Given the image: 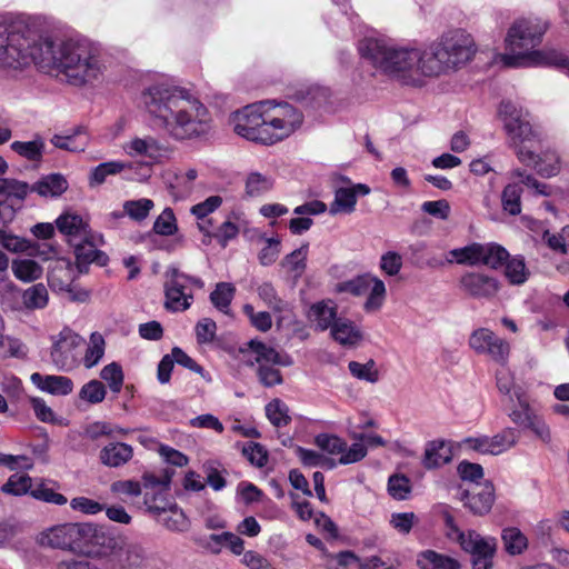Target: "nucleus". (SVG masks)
Here are the masks:
<instances>
[{"label":"nucleus","instance_id":"obj_33","mask_svg":"<svg viewBox=\"0 0 569 569\" xmlns=\"http://www.w3.org/2000/svg\"><path fill=\"white\" fill-rule=\"evenodd\" d=\"M106 341L101 333L92 332L82 358L83 366L87 369L96 367L104 356Z\"/></svg>","mask_w":569,"mask_h":569},{"label":"nucleus","instance_id":"obj_50","mask_svg":"<svg viewBox=\"0 0 569 569\" xmlns=\"http://www.w3.org/2000/svg\"><path fill=\"white\" fill-rule=\"evenodd\" d=\"M100 377L108 383L110 390L113 393H119L121 391L124 381V375L119 363L111 362L104 366L100 371Z\"/></svg>","mask_w":569,"mask_h":569},{"label":"nucleus","instance_id":"obj_40","mask_svg":"<svg viewBox=\"0 0 569 569\" xmlns=\"http://www.w3.org/2000/svg\"><path fill=\"white\" fill-rule=\"evenodd\" d=\"M23 306L27 309H43L48 305L49 293L43 283H36L26 289L22 295Z\"/></svg>","mask_w":569,"mask_h":569},{"label":"nucleus","instance_id":"obj_6","mask_svg":"<svg viewBox=\"0 0 569 569\" xmlns=\"http://www.w3.org/2000/svg\"><path fill=\"white\" fill-rule=\"evenodd\" d=\"M499 116L502 118L505 129L512 147L516 149L518 159L530 166L536 159L539 140L522 110L518 109L511 101H502L499 107Z\"/></svg>","mask_w":569,"mask_h":569},{"label":"nucleus","instance_id":"obj_39","mask_svg":"<svg viewBox=\"0 0 569 569\" xmlns=\"http://www.w3.org/2000/svg\"><path fill=\"white\" fill-rule=\"evenodd\" d=\"M356 192L350 188H339L335 192V200L330 206V213L337 214L340 212L351 213L356 209Z\"/></svg>","mask_w":569,"mask_h":569},{"label":"nucleus","instance_id":"obj_42","mask_svg":"<svg viewBox=\"0 0 569 569\" xmlns=\"http://www.w3.org/2000/svg\"><path fill=\"white\" fill-rule=\"evenodd\" d=\"M266 416L277 428L288 426L291 422L288 406L280 399H273L266 406Z\"/></svg>","mask_w":569,"mask_h":569},{"label":"nucleus","instance_id":"obj_8","mask_svg":"<svg viewBox=\"0 0 569 569\" xmlns=\"http://www.w3.org/2000/svg\"><path fill=\"white\" fill-rule=\"evenodd\" d=\"M164 308L170 312L188 310L193 302L192 288L202 289V279L189 276L176 267H169L164 273Z\"/></svg>","mask_w":569,"mask_h":569},{"label":"nucleus","instance_id":"obj_45","mask_svg":"<svg viewBox=\"0 0 569 569\" xmlns=\"http://www.w3.org/2000/svg\"><path fill=\"white\" fill-rule=\"evenodd\" d=\"M516 442V431L512 428H506L501 432L489 437L490 455H500L513 447Z\"/></svg>","mask_w":569,"mask_h":569},{"label":"nucleus","instance_id":"obj_3","mask_svg":"<svg viewBox=\"0 0 569 569\" xmlns=\"http://www.w3.org/2000/svg\"><path fill=\"white\" fill-rule=\"evenodd\" d=\"M358 50L361 58L376 69L405 84L419 86L421 77H428L425 69L426 48L397 47L383 39L365 38L359 42Z\"/></svg>","mask_w":569,"mask_h":569},{"label":"nucleus","instance_id":"obj_4","mask_svg":"<svg viewBox=\"0 0 569 569\" xmlns=\"http://www.w3.org/2000/svg\"><path fill=\"white\" fill-rule=\"evenodd\" d=\"M548 26L537 18L519 19L508 31L506 43L510 53L501 56L506 67L553 66L569 73V58L556 50H532L542 39Z\"/></svg>","mask_w":569,"mask_h":569},{"label":"nucleus","instance_id":"obj_29","mask_svg":"<svg viewBox=\"0 0 569 569\" xmlns=\"http://www.w3.org/2000/svg\"><path fill=\"white\" fill-rule=\"evenodd\" d=\"M417 566L420 569H460L458 560L435 550H423L419 552L417 556Z\"/></svg>","mask_w":569,"mask_h":569},{"label":"nucleus","instance_id":"obj_20","mask_svg":"<svg viewBox=\"0 0 569 569\" xmlns=\"http://www.w3.org/2000/svg\"><path fill=\"white\" fill-rule=\"evenodd\" d=\"M461 288L473 298H492L499 291V281L480 272H467L460 279Z\"/></svg>","mask_w":569,"mask_h":569},{"label":"nucleus","instance_id":"obj_32","mask_svg":"<svg viewBox=\"0 0 569 569\" xmlns=\"http://www.w3.org/2000/svg\"><path fill=\"white\" fill-rule=\"evenodd\" d=\"M451 460V451L443 440H433L427 443L423 466L427 469L439 468Z\"/></svg>","mask_w":569,"mask_h":569},{"label":"nucleus","instance_id":"obj_47","mask_svg":"<svg viewBox=\"0 0 569 569\" xmlns=\"http://www.w3.org/2000/svg\"><path fill=\"white\" fill-rule=\"evenodd\" d=\"M309 244L303 243L300 248L287 254L281 264L295 272L296 277H300L306 270V260L308 256Z\"/></svg>","mask_w":569,"mask_h":569},{"label":"nucleus","instance_id":"obj_21","mask_svg":"<svg viewBox=\"0 0 569 569\" xmlns=\"http://www.w3.org/2000/svg\"><path fill=\"white\" fill-rule=\"evenodd\" d=\"M132 458V446L121 441H110L99 452V461L108 468L123 467Z\"/></svg>","mask_w":569,"mask_h":569},{"label":"nucleus","instance_id":"obj_57","mask_svg":"<svg viewBox=\"0 0 569 569\" xmlns=\"http://www.w3.org/2000/svg\"><path fill=\"white\" fill-rule=\"evenodd\" d=\"M30 496L37 500L53 503L57 506H63L68 499L62 493L56 492L53 489L47 487L44 483H40L30 491Z\"/></svg>","mask_w":569,"mask_h":569},{"label":"nucleus","instance_id":"obj_46","mask_svg":"<svg viewBox=\"0 0 569 569\" xmlns=\"http://www.w3.org/2000/svg\"><path fill=\"white\" fill-rule=\"evenodd\" d=\"M258 296L276 312L287 311L289 303L282 300L271 282H263L258 287Z\"/></svg>","mask_w":569,"mask_h":569},{"label":"nucleus","instance_id":"obj_10","mask_svg":"<svg viewBox=\"0 0 569 569\" xmlns=\"http://www.w3.org/2000/svg\"><path fill=\"white\" fill-rule=\"evenodd\" d=\"M261 107H268L263 113L272 143L289 137L302 123V113L287 102L276 104L272 101H266L261 102Z\"/></svg>","mask_w":569,"mask_h":569},{"label":"nucleus","instance_id":"obj_54","mask_svg":"<svg viewBox=\"0 0 569 569\" xmlns=\"http://www.w3.org/2000/svg\"><path fill=\"white\" fill-rule=\"evenodd\" d=\"M348 369L353 377L360 380L375 383L379 379V373L375 369V361L372 359H370L367 363L350 361Z\"/></svg>","mask_w":569,"mask_h":569},{"label":"nucleus","instance_id":"obj_5","mask_svg":"<svg viewBox=\"0 0 569 569\" xmlns=\"http://www.w3.org/2000/svg\"><path fill=\"white\" fill-rule=\"evenodd\" d=\"M477 51L470 33L463 29H452L426 47L427 76L439 77L455 72L466 66Z\"/></svg>","mask_w":569,"mask_h":569},{"label":"nucleus","instance_id":"obj_2","mask_svg":"<svg viewBox=\"0 0 569 569\" xmlns=\"http://www.w3.org/2000/svg\"><path fill=\"white\" fill-rule=\"evenodd\" d=\"M141 101L153 127L172 140L197 139L210 130L208 109L186 89L153 83L142 91Z\"/></svg>","mask_w":569,"mask_h":569},{"label":"nucleus","instance_id":"obj_59","mask_svg":"<svg viewBox=\"0 0 569 569\" xmlns=\"http://www.w3.org/2000/svg\"><path fill=\"white\" fill-rule=\"evenodd\" d=\"M197 341L199 345H208L216 339L217 325L210 318L199 320L194 327Z\"/></svg>","mask_w":569,"mask_h":569},{"label":"nucleus","instance_id":"obj_34","mask_svg":"<svg viewBox=\"0 0 569 569\" xmlns=\"http://www.w3.org/2000/svg\"><path fill=\"white\" fill-rule=\"evenodd\" d=\"M501 539L506 552L511 556L521 555L528 547L527 537L516 527L505 528L501 532Z\"/></svg>","mask_w":569,"mask_h":569},{"label":"nucleus","instance_id":"obj_30","mask_svg":"<svg viewBox=\"0 0 569 569\" xmlns=\"http://www.w3.org/2000/svg\"><path fill=\"white\" fill-rule=\"evenodd\" d=\"M10 148L21 158L40 163L43 159L46 143L43 138L37 134L31 141H13Z\"/></svg>","mask_w":569,"mask_h":569},{"label":"nucleus","instance_id":"obj_26","mask_svg":"<svg viewBox=\"0 0 569 569\" xmlns=\"http://www.w3.org/2000/svg\"><path fill=\"white\" fill-rule=\"evenodd\" d=\"M68 189V181L61 173H49L42 176L31 184V192L42 198L60 197Z\"/></svg>","mask_w":569,"mask_h":569},{"label":"nucleus","instance_id":"obj_28","mask_svg":"<svg viewBox=\"0 0 569 569\" xmlns=\"http://www.w3.org/2000/svg\"><path fill=\"white\" fill-rule=\"evenodd\" d=\"M31 192V184L13 178H0V196H4L9 203L18 202L22 207V202Z\"/></svg>","mask_w":569,"mask_h":569},{"label":"nucleus","instance_id":"obj_51","mask_svg":"<svg viewBox=\"0 0 569 569\" xmlns=\"http://www.w3.org/2000/svg\"><path fill=\"white\" fill-rule=\"evenodd\" d=\"M106 395L107 390L104 385L96 379L84 383L79 391V398L91 405L102 402L106 398Z\"/></svg>","mask_w":569,"mask_h":569},{"label":"nucleus","instance_id":"obj_60","mask_svg":"<svg viewBox=\"0 0 569 569\" xmlns=\"http://www.w3.org/2000/svg\"><path fill=\"white\" fill-rule=\"evenodd\" d=\"M417 522L413 512H395L390 517L391 527L401 535H408Z\"/></svg>","mask_w":569,"mask_h":569},{"label":"nucleus","instance_id":"obj_14","mask_svg":"<svg viewBox=\"0 0 569 569\" xmlns=\"http://www.w3.org/2000/svg\"><path fill=\"white\" fill-rule=\"evenodd\" d=\"M83 339L69 328H63L53 338L51 348V360L62 371H69L77 367L78 358L74 350L81 346Z\"/></svg>","mask_w":569,"mask_h":569},{"label":"nucleus","instance_id":"obj_19","mask_svg":"<svg viewBox=\"0 0 569 569\" xmlns=\"http://www.w3.org/2000/svg\"><path fill=\"white\" fill-rule=\"evenodd\" d=\"M123 150L130 157H147L153 162H160L170 152L166 144L152 136L134 137L123 146Z\"/></svg>","mask_w":569,"mask_h":569},{"label":"nucleus","instance_id":"obj_16","mask_svg":"<svg viewBox=\"0 0 569 569\" xmlns=\"http://www.w3.org/2000/svg\"><path fill=\"white\" fill-rule=\"evenodd\" d=\"M127 172V178L144 181L151 176V166L148 162L108 161L98 164L90 173V184H101L108 176Z\"/></svg>","mask_w":569,"mask_h":569},{"label":"nucleus","instance_id":"obj_13","mask_svg":"<svg viewBox=\"0 0 569 569\" xmlns=\"http://www.w3.org/2000/svg\"><path fill=\"white\" fill-rule=\"evenodd\" d=\"M461 548L472 556L473 569H491L492 559L497 550V540L493 537H482L471 530L468 533H459Z\"/></svg>","mask_w":569,"mask_h":569},{"label":"nucleus","instance_id":"obj_62","mask_svg":"<svg viewBox=\"0 0 569 569\" xmlns=\"http://www.w3.org/2000/svg\"><path fill=\"white\" fill-rule=\"evenodd\" d=\"M388 492L397 500L407 499L410 492L409 479L406 476H391L388 480Z\"/></svg>","mask_w":569,"mask_h":569},{"label":"nucleus","instance_id":"obj_7","mask_svg":"<svg viewBox=\"0 0 569 569\" xmlns=\"http://www.w3.org/2000/svg\"><path fill=\"white\" fill-rule=\"evenodd\" d=\"M99 535L92 523H61L52 526L37 536V543L43 548L68 551H83L98 543Z\"/></svg>","mask_w":569,"mask_h":569},{"label":"nucleus","instance_id":"obj_61","mask_svg":"<svg viewBox=\"0 0 569 569\" xmlns=\"http://www.w3.org/2000/svg\"><path fill=\"white\" fill-rule=\"evenodd\" d=\"M243 456L256 467L262 468L268 462V452L258 442H249L242 448Z\"/></svg>","mask_w":569,"mask_h":569},{"label":"nucleus","instance_id":"obj_52","mask_svg":"<svg viewBox=\"0 0 569 569\" xmlns=\"http://www.w3.org/2000/svg\"><path fill=\"white\" fill-rule=\"evenodd\" d=\"M153 201L151 199L141 198L138 200H128L123 203L124 213L136 221H142L148 216L150 210L153 208Z\"/></svg>","mask_w":569,"mask_h":569},{"label":"nucleus","instance_id":"obj_41","mask_svg":"<svg viewBox=\"0 0 569 569\" xmlns=\"http://www.w3.org/2000/svg\"><path fill=\"white\" fill-rule=\"evenodd\" d=\"M158 521L162 523L170 531H184L189 527V520L183 511L172 503L168 510L158 516Z\"/></svg>","mask_w":569,"mask_h":569},{"label":"nucleus","instance_id":"obj_11","mask_svg":"<svg viewBox=\"0 0 569 569\" xmlns=\"http://www.w3.org/2000/svg\"><path fill=\"white\" fill-rule=\"evenodd\" d=\"M259 106H247L237 111L231 117L233 131L248 140L261 142L263 144H273L268 123L264 120V113Z\"/></svg>","mask_w":569,"mask_h":569},{"label":"nucleus","instance_id":"obj_35","mask_svg":"<svg viewBox=\"0 0 569 569\" xmlns=\"http://www.w3.org/2000/svg\"><path fill=\"white\" fill-rule=\"evenodd\" d=\"M505 276L508 281L513 286L523 284L529 278V270L527 269L523 257L515 256L508 258L505 262Z\"/></svg>","mask_w":569,"mask_h":569},{"label":"nucleus","instance_id":"obj_63","mask_svg":"<svg viewBox=\"0 0 569 569\" xmlns=\"http://www.w3.org/2000/svg\"><path fill=\"white\" fill-rule=\"evenodd\" d=\"M243 311L249 317L251 325L259 331L266 332L272 327V319L269 312H254L251 305H246Z\"/></svg>","mask_w":569,"mask_h":569},{"label":"nucleus","instance_id":"obj_17","mask_svg":"<svg viewBox=\"0 0 569 569\" xmlns=\"http://www.w3.org/2000/svg\"><path fill=\"white\" fill-rule=\"evenodd\" d=\"M103 242L102 234L91 232V236H88V238L83 237L71 243L80 272H83V268L92 262L101 267L108 263L109 257L107 253L97 249V246L103 244Z\"/></svg>","mask_w":569,"mask_h":569},{"label":"nucleus","instance_id":"obj_37","mask_svg":"<svg viewBox=\"0 0 569 569\" xmlns=\"http://www.w3.org/2000/svg\"><path fill=\"white\" fill-rule=\"evenodd\" d=\"M522 188L518 183L507 184L501 193V206L505 212L517 216L521 212Z\"/></svg>","mask_w":569,"mask_h":569},{"label":"nucleus","instance_id":"obj_44","mask_svg":"<svg viewBox=\"0 0 569 569\" xmlns=\"http://www.w3.org/2000/svg\"><path fill=\"white\" fill-rule=\"evenodd\" d=\"M234 295V287L229 282H219L210 293V301L221 312L228 313Z\"/></svg>","mask_w":569,"mask_h":569},{"label":"nucleus","instance_id":"obj_18","mask_svg":"<svg viewBox=\"0 0 569 569\" xmlns=\"http://www.w3.org/2000/svg\"><path fill=\"white\" fill-rule=\"evenodd\" d=\"M473 515L483 516L488 513L495 502V488L491 482L475 485L471 489H466L460 498Z\"/></svg>","mask_w":569,"mask_h":569},{"label":"nucleus","instance_id":"obj_25","mask_svg":"<svg viewBox=\"0 0 569 569\" xmlns=\"http://www.w3.org/2000/svg\"><path fill=\"white\" fill-rule=\"evenodd\" d=\"M249 349L256 355L254 363L277 365L281 367H290L293 363L292 358L286 352H279L274 348L267 346L259 340H250Z\"/></svg>","mask_w":569,"mask_h":569},{"label":"nucleus","instance_id":"obj_49","mask_svg":"<svg viewBox=\"0 0 569 569\" xmlns=\"http://www.w3.org/2000/svg\"><path fill=\"white\" fill-rule=\"evenodd\" d=\"M173 475L174 471L170 468H166L160 476L146 472L142 476L143 491L169 490Z\"/></svg>","mask_w":569,"mask_h":569},{"label":"nucleus","instance_id":"obj_43","mask_svg":"<svg viewBox=\"0 0 569 569\" xmlns=\"http://www.w3.org/2000/svg\"><path fill=\"white\" fill-rule=\"evenodd\" d=\"M273 180L260 172H251L246 180V194L250 198L260 197L271 190Z\"/></svg>","mask_w":569,"mask_h":569},{"label":"nucleus","instance_id":"obj_53","mask_svg":"<svg viewBox=\"0 0 569 569\" xmlns=\"http://www.w3.org/2000/svg\"><path fill=\"white\" fill-rule=\"evenodd\" d=\"M315 443L323 451L330 455H341L346 451L347 442L340 437L328 433H319L315 438Z\"/></svg>","mask_w":569,"mask_h":569},{"label":"nucleus","instance_id":"obj_36","mask_svg":"<svg viewBox=\"0 0 569 569\" xmlns=\"http://www.w3.org/2000/svg\"><path fill=\"white\" fill-rule=\"evenodd\" d=\"M14 277L23 282H31L41 278L42 267L31 259L14 260L12 262Z\"/></svg>","mask_w":569,"mask_h":569},{"label":"nucleus","instance_id":"obj_24","mask_svg":"<svg viewBox=\"0 0 569 569\" xmlns=\"http://www.w3.org/2000/svg\"><path fill=\"white\" fill-rule=\"evenodd\" d=\"M58 230L68 238V242L71 244L74 241L91 236V229L89 223L82 219L79 214L64 213L56 220Z\"/></svg>","mask_w":569,"mask_h":569},{"label":"nucleus","instance_id":"obj_23","mask_svg":"<svg viewBox=\"0 0 569 569\" xmlns=\"http://www.w3.org/2000/svg\"><path fill=\"white\" fill-rule=\"evenodd\" d=\"M337 305L331 300H321L310 306L308 311V319L315 323L316 329L326 331L332 329L337 318Z\"/></svg>","mask_w":569,"mask_h":569},{"label":"nucleus","instance_id":"obj_22","mask_svg":"<svg viewBox=\"0 0 569 569\" xmlns=\"http://www.w3.org/2000/svg\"><path fill=\"white\" fill-rule=\"evenodd\" d=\"M31 382L41 391L52 396H68L73 391V381L66 376L41 375L34 372L30 377Z\"/></svg>","mask_w":569,"mask_h":569},{"label":"nucleus","instance_id":"obj_58","mask_svg":"<svg viewBox=\"0 0 569 569\" xmlns=\"http://www.w3.org/2000/svg\"><path fill=\"white\" fill-rule=\"evenodd\" d=\"M276 365L260 363L257 368V376L262 386L271 388L283 382L282 375Z\"/></svg>","mask_w":569,"mask_h":569},{"label":"nucleus","instance_id":"obj_1","mask_svg":"<svg viewBox=\"0 0 569 569\" xmlns=\"http://www.w3.org/2000/svg\"><path fill=\"white\" fill-rule=\"evenodd\" d=\"M31 63L48 72L57 71L77 87L97 80L104 68L99 47L88 39L54 42L23 21L0 22V66L17 69Z\"/></svg>","mask_w":569,"mask_h":569},{"label":"nucleus","instance_id":"obj_15","mask_svg":"<svg viewBox=\"0 0 569 569\" xmlns=\"http://www.w3.org/2000/svg\"><path fill=\"white\" fill-rule=\"evenodd\" d=\"M469 346L477 353L487 355L502 366L509 359L510 345L487 328L472 331L469 337Z\"/></svg>","mask_w":569,"mask_h":569},{"label":"nucleus","instance_id":"obj_55","mask_svg":"<svg viewBox=\"0 0 569 569\" xmlns=\"http://www.w3.org/2000/svg\"><path fill=\"white\" fill-rule=\"evenodd\" d=\"M178 227L171 208H166L153 223V231L160 236H172Z\"/></svg>","mask_w":569,"mask_h":569},{"label":"nucleus","instance_id":"obj_64","mask_svg":"<svg viewBox=\"0 0 569 569\" xmlns=\"http://www.w3.org/2000/svg\"><path fill=\"white\" fill-rule=\"evenodd\" d=\"M457 470L462 480L473 482L475 485H479L478 481L483 477V468L479 463L461 461Z\"/></svg>","mask_w":569,"mask_h":569},{"label":"nucleus","instance_id":"obj_38","mask_svg":"<svg viewBox=\"0 0 569 569\" xmlns=\"http://www.w3.org/2000/svg\"><path fill=\"white\" fill-rule=\"evenodd\" d=\"M168 490L143 491V505L148 512L159 516L168 512L172 502L168 499Z\"/></svg>","mask_w":569,"mask_h":569},{"label":"nucleus","instance_id":"obj_56","mask_svg":"<svg viewBox=\"0 0 569 569\" xmlns=\"http://www.w3.org/2000/svg\"><path fill=\"white\" fill-rule=\"evenodd\" d=\"M28 349L24 343L19 339L7 337L3 335V341L0 349L1 358H18L24 359L27 357Z\"/></svg>","mask_w":569,"mask_h":569},{"label":"nucleus","instance_id":"obj_9","mask_svg":"<svg viewBox=\"0 0 569 569\" xmlns=\"http://www.w3.org/2000/svg\"><path fill=\"white\" fill-rule=\"evenodd\" d=\"M448 254L451 257L448 259L450 263L455 261L466 266L483 264L495 270L501 268L509 258L507 249L496 242H472L466 247L452 249Z\"/></svg>","mask_w":569,"mask_h":569},{"label":"nucleus","instance_id":"obj_31","mask_svg":"<svg viewBox=\"0 0 569 569\" xmlns=\"http://www.w3.org/2000/svg\"><path fill=\"white\" fill-rule=\"evenodd\" d=\"M335 341L341 346H356L361 339V331L348 319H338L330 330Z\"/></svg>","mask_w":569,"mask_h":569},{"label":"nucleus","instance_id":"obj_48","mask_svg":"<svg viewBox=\"0 0 569 569\" xmlns=\"http://www.w3.org/2000/svg\"><path fill=\"white\" fill-rule=\"evenodd\" d=\"M32 479L28 475L14 473L10 476L7 482L1 487L3 493L12 496H23L30 493Z\"/></svg>","mask_w":569,"mask_h":569},{"label":"nucleus","instance_id":"obj_27","mask_svg":"<svg viewBox=\"0 0 569 569\" xmlns=\"http://www.w3.org/2000/svg\"><path fill=\"white\" fill-rule=\"evenodd\" d=\"M511 401L513 407L509 413L510 419L516 425L526 427L536 417L535 410L530 407L529 397L522 388H517L513 390Z\"/></svg>","mask_w":569,"mask_h":569},{"label":"nucleus","instance_id":"obj_12","mask_svg":"<svg viewBox=\"0 0 569 569\" xmlns=\"http://www.w3.org/2000/svg\"><path fill=\"white\" fill-rule=\"evenodd\" d=\"M369 289L370 292L363 308L366 311L372 312L381 308L386 298V286L377 277L370 274L358 276L353 279L336 283L333 291L336 293H349L359 297Z\"/></svg>","mask_w":569,"mask_h":569}]
</instances>
